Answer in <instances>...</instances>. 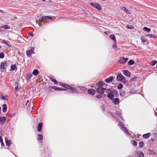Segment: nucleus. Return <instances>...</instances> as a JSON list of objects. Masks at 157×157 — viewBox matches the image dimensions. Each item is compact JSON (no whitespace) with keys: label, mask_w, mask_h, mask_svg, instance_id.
<instances>
[{"label":"nucleus","mask_w":157,"mask_h":157,"mask_svg":"<svg viewBox=\"0 0 157 157\" xmlns=\"http://www.w3.org/2000/svg\"><path fill=\"white\" fill-rule=\"evenodd\" d=\"M97 85L98 87L96 89V91L100 94L97 95L96 97L97 98H100L102 97V94L104 93V90L106 89L107 85L104 82H99L98 83Z\"/></svg>","instance_id":"obj_1"},{"label":"nucleus","mask_w":157,"mask_h":157,"mask_svg":"<svg viewBox=\"0 0 157 157\" xmlns=\"http://www.w3.org/2000/svg\"><path fill=\"white\" fill-rule=\"evenodd\" d=\"M120 94L121 96L123 97L125 96L126 92L124 90H121L120 92Z\"/></svg>","instance_id":"obj_25"},{"label":"nucleus","mask_w":157,"mask_h":157,"mask_svg":"<svg viewBox=\"0 0 157 157\" xmlns=\"http://www.w3.org/2000/svg\"><path fill=\"white\" fill-rule=\"evenodd\" d=\"M123 74L127 77H130L131 75V73L127 70H124L123 71Z\"/></svg>","instance_id":"obj_13"},{"label":"nucleus","mask_w":157,"mask_h":157,"mask_svg":"<svg viewBox=\"0 0 157 157\" xmlns=\"http://www.w3.org/2000/svg\"><path fill=\"white\" fill-rule=\"evenodd\" d=\"M122 10L123 11L127 13L130 14H131V12L129 10L127 9L125 7H123L122 8Z\"/></svg>","instance_id":"obj_26"},{"label":"nucleus","mask_w":157,"mask_h":157,"mask_svg":"<svg viewBox=\"0 0 157 157\" xmlns=\"http://www.w3.org/2000/svg\"><path fill=\"white\" fill-rule=\"evenodd\" d=\"M90 5L99 10H100L101 9L100 5L97 3H91Z\"/></svg>","instance_id":"obj_5"},{"label":"nucleus","mask_w":157,"mask_h":157,"mask_svg":"<svg viewBox=\"0 0 157 157\" xmlns=\"http://www.w3.org/2000/svg\"><path fill=\"white\" fill-rule=\"evenodd\" d=\"M5 140L6 145L8 147H10L12 143L11 141L9 140L7 138H6Z\"/></svg>","instance_id":"obj_14"},{"label":"nucleus","mask_w":157,"mask_h":157,"mask_svg":"<svg viewBox=\"0 0 157 157\" xmlns=\"http://www.w3.org/2000/svg\"><path fill=\"white\" fill-rule=\"evenodd\" d=\"M43 139V136L42 135L40 134L38 135L37 137V140L40 141L42 140Z\"/></svg>","instance_id":"obj_29"},{"label":"nucleus","mask_w":157,"mask_h":157,"mask_svg":"<svg viewBox=\"0 0 157 157\" xmlns=\"http://www.w3.org/2000/svg\"><path fill=\"white\" fill-rule=\"evenodd\" d=\"M78 87L81 90H82L83 91H85L87 90V89L86 88L83 86H78Z\"/></svg>","instance_id":"obj_36"},{"label":"nucleus","mask_w":157,"mask_h":157,"mask_svg":"<svg viewBox=\"0 0 157 157\" xmlns=\"http://www.w3.org/2000/svg\"><path fill=\"white\" fill-rule=\"evenodd\" d=\"M7 66V63L6 61L2 62L1 63L0 68L1 69H6V67Z\"/></svg>","instance_id":"obj_7"},{"label":"nucleus","mask_w":157,"mask_h":157,"mask_svg":"<svg viewBox=\"0 0 157 157\" xmlns=\"http://www.w3.org/2000/svg\"><path fill=\"white\" fill-rule=\"evenodd\" d=\"M15 115V114H10L9 115V117H12L13 116H14Z\"/></svg>","instance_id":"obj_49"},{"label":"nucleus","mask_w":157,"mask_h":157,"mask_svg":"<svg viewBox=\"0 0 157 157\" xmlns=\"http://www.w3.org/2000/svg\"><path fill=\"white\" fill-rule=\"evenodd\" d=\"M6 121V118L5 117H3L2 118L1 117H0V122L2 124H4L5 122Z\"/></svg>","instance_id":"obj_19"},{"label":"nucleus","mask_w":157,"mask_h":157,"mask_svg":"<svg viewBox=\"0 0 157 157\" xmlns=\"http://www.w3.org/2000/svg\"><path fill=\"white\" fill-rule=\"evenodd\" d=\"M18 86H16L15 88V90L16 91H17V90L18 89Z\"/></svg>","instance_id":"obj_52"},{"label":"nucleus","mask_w":157,"mask_h":157,"mask_svg":"<svg viewBox=\"0 0 157 157\" xmlns=\"http://www.w3.org/2000/svg\"><path fill=\"white\" fill-rule=\"evenodd\" d=\"M113 47L114 49H116L117 48V45L115 43H114L113 44Z\"/></svg>","instance_id":"obj_46"},{"label":"nucleus","mask_w":157,"mask_h":157,"mask_svg":"<svg viewBox=\"0 0 157 157\" xmlns=\"http://www.w3.org/2000/svg\"><path fill=\"white\" fill-rule=\"evenodd\" d=\"M135 63V62L132 60H130L128 62V64L129 65H131Z\"/></svg>","instance_id":"obj_34"},{"label":"nucleus","mask_w":157,"mask_h":157,"mask_svg":"<svg viewBox=\"0 0 157 157\" xmlns=\"http://www.w3.org/2000/svg\"><path fill=\"white\" fill-rule=\"evenodd\" d=\"M150 133H149L144 134L143 135V137L146 139H147L149 138L150 136Z\"/></svg>","instance_id":"obj_22"},{"label":"nucleus","mask_w":157,"mask_h":157,"mask_svg":"<svg viewBox=\"0 0 157 157\" xmlns=\"http://www.w3.org/2000/svg\"><path fill=\"white\" fill-rule=\"evenodd\" d=\"M1 107H0V113H1Z\"/></svg>","instance_id":"obj_63"},{"label":"nucleus","mask_w":157,"mask_h":157,"mask_svg":"<svg viewBox=\"0 0 157 157\" xmlns=\"http://www.w3.org/2000/svg\"><path fill=\"white\" fill-rule=\"evenodd\" d=\"M34 48L32 47L30 50H27L26 51V54L28 57H30L31 56V55L34 53Z\"/></svg>","instance_id":"obj_4"},{"label":"nucleus","mask_w":157,"mask_h":157,"mask_svg":"<svg viewBox=\"0 0 157 157\" xmlns=\"http://www.w3.org/2000/svg\"><path fill=\"white\" fill-rule=\"evenodd\" d=\"M115 113L117 115H118L119 117H121L122 120H123V119L122 117L121 113L120 111H117Z\"/></svg>","instance_id":"obj_33"},{"label":"nucleus","mask_w":157,"mask_h":157,"mask_svg":"<svg viewBox=\"0 0 157 157\" xmlns=\"http://www.w3.org/2000/svg\"><path fill=\"white\" fill-rule=\"evenodd\" d=\"M139 146L140 147H144V144L143 141H140L139 143Z\"/></svg>","instance_id":"obj_37"},{"label":"nucleus","mask_w":157,"mask_h":157,"mask_svg":"<svg viewBox=\"0 0 157 157\" xmlns=\"http://www.w3.org/2000/svg\"><path fill=\"white\" fill-rule=\"evenodd\" d=\"M29 102V101H27L26 102V103H25V105L26 106L27 105V104Z\"/></svg>","instance_id":"obj_57"},{"label":"nucleus","mask_w":157,"mask_h":157,"mask_svg":"<svg viewBox=\"0 0 157 157\" xmlns=\"http://www.w3.org/2000/svg\"><path fill=\"white\" fill-rule=\"evenodd\" d=\"M157 63V61L155 60H154L151 61L150 64L152 66H153Z\"/></svg>","instance_id":"obj_32"},{"label":"nucleus","mask_w":157,"mask_h":157,"mask_svg":"<svg viewBox=\"0 0 157 157\" xmlns=\"http://www.w3.org/2000/svg\"><path fill=\"white\" fill-rule=\"evenodd\" d=\"M103 95H104V97H105V96H106V95H105V94H104Z\"/></svg>","instance_id":"obj_62"},{"label":"nucleus","mask_w":157,"mask_h":157,"mask_svg":"<svg viewBox=\"0 0 157 157\" xmlns=\"http://www.w3.org/2000/svg\"><path fill=\"white\" fill-rule=\"evenodd\" d=\"M113 93L114 95H115L116 97L119 96V94L117 90H113Z\"/></svg>","instance_id":"obj_24"},{"label":"nucleus","mask_w":157,"mask_h":157,"mask_svg":"<svg viewBox=\"0 0 157 157\" xmlns=\"http://www.w3.org/2000/svg\"><path fill=\"white\" fill-rule=\"evenodd\" d=\"M135 92V91L134 90H131L129 91V93L130 94H134Z\"/></svg>","instance_id":"obj_45"},{"label":"nucleus","mask_w":157,"mask_h":157,"mask_svg":"<svg viewBox=\"0 0 157 157\" xmlns=\"http://www.w3.org/2000/svg\"><path fill=\"white\" fill-rule=\"evenodd\" d=\"M16 64H12L11 66V68L10 71H14L16 69Z\"/></svg>","instance_id":"obj_30"},{"label":"nucleus","mask_w":157,"mask_h":157,"mask_svg":"<svg viewBox=\"0 0 157 157\" xmlns=\"http://www.w3.org/2000/svg\"><path fill=\"white\" fill-rule=\"evenodd\" d=\"M51 17L48 16H43L39 18V21L40 22H42L44 19H51Z\"/></svg>","instance_id":"obj_8"},{"label":"nucleus","mask_w":157,"mask_h":157,"mask_svg":"<svg viewBox=\"0 0 157 157\" xmlns=\"http://www.w3.org/2000/svg\"><path fill=\"white\" fill-rule=\"evenodd\" d=\"M148 35L150 36L151 38H157V36H155L152 34H148Z\"/></svg>","instance_id":"obj_40"},{"label":"nucleus","mask_w":157,"mask_h":157,"mask_svg":"<svg viewBox=\"0 0 157 157\" xmlns=\"http://www.w3.org/2000/svg\"><path fill=\"white\" fill-rule=\"evenodd\" d=\"M39 73V71L37 69H35L34 70L33 72V74L35 75H37Z\"/></svg>","instance_id":"obj_31"},{"label":"nucleus","mask_w":157,"mask_h":157,"mask_svg":"<svg viewBox=\"0 0 157 157\" xmlns=\"http://www.w3.org/2000/svg\"><path fill=\"white\" fill-rule=\"evenodd\" d=\"M3 11L2 10H0V13H3Z\"/></svg>","instance_id":"obj_59"},{"label":"nucleus","mask_w":157,"mask_h":157,"mask_svg":"<svg viewBox=\"0 0 157 157\" xmlns=\"http://www.w3.org/2000/svg\"><path fill=\"white\" fill-rule=\"evenodd\" d=\"M1 98L2 100H5V96H2L1 97Z\"/></svg>","instance_id":"obj_50"},{"label":"nucleus","mask_w":157,"mask_h":157,"mask_svg":"<svg viewBox=\"0 0 157 157\" xmlns=\"http://www.w3.org/2000/svg\"><path fill=\"white\" fill-rule=\"evenodd\" d=\"M155 115L157 116L156 115L157 114L155 113Z\"/></svg>","instance_id":"obj_64"},{"label":"nucleus","mask_w":157,"mask_h":157,"mask_svg":"<svg viewBox=\"0 0 157 157\" xmlns=\"http://www.w3.org/2000/svg\"><path fill=\"white\" fill-rule=\"evenodd\" d=\"M2 43L8 46L9 47H11V44L9 41L6 40H2Z\"/></svg>","instance_id":"obj_11"},{"label":"nucleus","mask_w":157,"mask_h":157,"mask_svg":"<svg viewBox=\"0 0 157 157\" xmlns=\"http://www.w3.org/2000/svg\"><path fill=\"white\" fill-rule=\"evenodd\" d=\"M51 88L54 90H55L60 91V88L57 87L56 86H52L51 87Z\"/></svg>","instance_id":"obj_35"},{"label":"nucleus","mask_w":157,"mask_h":157,"mask_svg":"<svg viewBox=\"0 0 157 157\" xmlns=\"http://www.w3.org/2000/svg\"><path fill=\"white\" fill-rule=\"evenodd\" d=\"M110 114L111 116H113L114 114L113 113H110Z\"/></svg>","instance_id":"obj_58"},{"label":"nucleus","mask_w":157,"mask_h":157,"mask_svg":"<svg viewBox=\"0 0 157 157\" xmlns=\"http://www.w3.org/2000/svg\"><path fill=\"white\" fill-rule=\"evenodd\" d=\"M103 112H104V111H105V108L104 107H103Z\"/></svg>","instance_id":"obj_60"},{"label":"nucleus","mask_w":157,"mask_h":157,"mask_svg":"<svg viewBox=\"0 0 157 157\" xmlns=\"http://www.w3.org/2000/svg\"><path fill=\"white\" fill-rule=\"evenodd\" d=\"M113 102L115 105L118 104L120 103L119 99L118 98H116L113 99Z\"/></svg>","instance_id":"obj_10"},{"label":"nucleus","mask_w":157,"mask_h":157,"mask_svg":"<svg viewBox=\"0 0 157 157\" xmlns=\"http://www.w3.org/2000/svg\"><path fill=\"white\" fill-rule=\"evenodd\" d=\"M123 87V85L121 83H120L118 86L117 88L119 89H121Z\"/></svg>","instance_id":"obj_43"},{"label":"nucleus","mask_w":157,"mask_h":157,"mask_svg":"<svg viewBox=\"0 0 157 157\" xmlns=\"http://www.w3.org/2000/svg\"><path fill=\"white\" fill-rule=\"evenodd\" d=\"M109 37L110 39L116 42V40L114 35L111 34L109 36Z\"/></svg>","instance_id":"obj_21"},{"label":"nucleus","mask_w":157,"mask_h":157,"mask_svg":"<svg viewBox=\"0 0 157 157\" xmlns=\"http://www.w3.org/2000/svg\"><path fill=\"white\" fill-rule=\"evenodd\" d=\"M113 77L110 76L109 78L106 79L105 81L107 83H110L113 81Z\"/></svg>","instance_id":"obj_9"},{"label":"nucleus","mask_w":157,"mask_h":157,"mask_svg":"<svg viewBox=\"0 0 157 157\" xmlns=\"http://www.w3.org/2000/svg\"><path fill=\"white\" fill-rule=\"evenodd\" d=\"M1 146H5L4 144L3 141H2V142H1Z\"/></svg>","instance_id":"obj_53"},{"label":"nucleus","mask_w":157,"mask_h":157,"mask_svg":"<svg viewBox=\"0 0 157 157\" xmlns=\"http://www.w3.org/2000/svg\"><path fill=\"white\" fill-rule=\"evenodd\" d=\"M118 126L126 134L129 135L127 128L125 127L124 124L122 122H119L118 123Z\"/></svg>","instance_id":"obj_2"},{"label":"nucleus","mask_w":157,"mask_h":157,"mask_svg":"<svg viewBox=\"0 0 157 157\" xmlns=\"http://www.w3.org/2000/svg\"><path fill=\"white\" fill-rule=\"evenodd\" d=\"M29 36H31V37H33L34 36V34L32 32H30L29 33Z\"/></svg>","instance_id":"obj_47"},{"label":"nucleus","mask_w":157,"mask_h":157,"mask_svg":"<svg viewBox=\"0 0 157 157\" xmlns=\"http://www.w3.org/2000/svg\"><path fill=\"white\" fill-rule=\"evenodd\" d=\"M107 97L109 98L110 100H113L114 97V94L111 93H110L107 94Z\"/></svg>","instance_id":"obj_18"},{"label":"nucleus","mask_w":157,"mask_h":157,"mask_svg":"<svg viewBox=\"0 0 157 157\" xmlns=\"http://www.w3.org/2000/svg\"><path fill=\"white\" fill-rule=\"evenodd\" d=\"M137 157H144V155L143 152H140V151H138L136 153Z\"/></svg>","instance_id":"obj_20"},{"label":"nucleus","mask_w":157,"mask_h":157,"mask_svg":"<svg viewBox=\"0 0 157 157\" xmlns=\"http://www.w3.org/2000/svg\"><path fill=\"white\" fill-rule=\"evenodd\" d=\"M7 107L6 104H3L2 105V111L4 112H6L7 110Z\"/></svg>","instance_id":"obj_27"},{"label":"nucleus","mask_w":157,"mask_h":157,"mask_svg":"<svg viewBox=\"0 0 157 157\" xmlns=\"http://www.w3.org/2000/svg\"><path fill=\"white\" fill-rule=\"evenodd\" d=\"M67 90L66 89H63V88H60V91H66Z\"/></svg>","instance_id":"obj_51"},{"label":"nucleus","mask_w":157,"mask_h":157,"mask_svg":"<svg viewBox=\"0 0 157 157\" xmlns=\"http://www.w3.org/2000/svg\"><path fill=\"white\" fill-rule=\"evenodd\" d=\"M116 80L117 81L121 82H125L126 81L125 78L121 73L117 75Z\"/></svg>","instance_id":"obj_3"},{"label":"nucleus","mask_w":157,"mask_h":157,"mask_svg":"<svg viewBox=\"0 0 157 157\" xmlns=\"http://www.w3.org/2000/svg\"><path fill=\"white\" fill-rule=\"evenodd\" d=\"M131 143L134 145V146L136 147L137 145V143L135 140H132L131 141Z\"/></svg>","instance_id":"obj_38"},{"label":"nucleus","mask_w":157,"mask_h":157,"mask_svg":"<svg viewBox=\"0 0 157 157\" xmlns=\"http://www.w3.org/2000/svg\"><path fill=\"white\" fill-rule=\"evenodd\" d=\"M52 81L56 85H57L58 84V82L56 80L54 79L53 80H52Z\"/></svg>","instance_id":"obj_48"},{"label":"nucleus","mask_w":157,"mask_h":157,"mask_svg":"<svg viewBox=\"0 0 157 157\" xmlns=\"http://www.w3.org/2000/svg\"><path fill=\"white\" fill-rule=\"evenodd\" d=\"M4 57V55L2 52L0 53V58L2 59Z\"/></svg>","instance_id":"obj_44"},{"label":"nucleus","mask_w":157,"mask_h":157,"mask_svg":"<svg viewBox=\"0 0 157 157\" xmlns=\"http://www.w3.org/2000/svg\"><path fill=\"white\" fill-rule=\"evenodd\" d=\"M60 85L62 86L63 87L67 89H68L70 88V86L68 85L67 84L65 83H61L60 84Z\"/></svg>","instance_id":"obj_16"},{"label":"nucleus","mask_w":157,"mask_h":157,"mask_svg":"<svg viewBox=\"0 0 157 157\" xmlns=\"http://www.w3.org/2000/svg\"><path fill=\"white\" fill-rule=\"evenodd\" d=\"M128 60V58H124L123 57H121L119 60V63L124 64Z\"/></svg>","instance_id":"obj_6"},{"label":"nucleus","mask_w":157,"mask_h":157,"mask_svg":"<svg viewBox=\"0 0 157 157\" xmlns=\"http://www.w3.org/2000/svg\"><path fill=\"white\" fill-rule=\"evenodd\" d=\"M15 85L16 86H18V83L17 82H15Z\"/></svg>","instance_id":"obj_55"},{"label":"nucleus","mask_w":157,"mask_h":157,"mask_svg":"<svg viewBox=\"0 0 157 157\" xmlns=\"http://www.w3.org/2000/svg\"><path fill=\"white\" fill-rule=\"evenodd\" d=\"M95 91L92 89H89L88 90V93L90 94L94 95L95 94Z\"/></svg>","instance_id":"obj_17"},{"label":"nucleus","mask_w":157,"mask_h":157,"mask_svg":"<svg viewBox=\"0 0 157 157\" xmlns=\"http://www.w3.org/2000/svg\"><path fill=\"white\" fill-rule=\"evenodd\" d=\"M70 88L68 89L70 90V92L72 93H77L79 94V92L75 88L72 87L71 86H70Z\"/></svg>","instance_id":"obj_12"},{"label":"nucleus","mask_w":157,"mask_h":157,"mask_svg":"<svg viewBox=\"0 0 157 157\" xmlns=\"http://www.w3.org/2000/svg\"><path fill=\"white\" fill-rule=\"evenodd\" d=\"M42 123H40L38 124V126H37V130L39 132L41 131L42 127Z\"/></svg>","instance_id":"obj_15"},{"label":"nucleus","mask_w":157,"mask_h":157,"mask_svg":"<svg viewBox=\"0 0 157 157\" xmlns=\"http://www.w3.org/2000/svg\"><path fill=\"white\" fill-rule=\"evenodd\" d=\"M127 28L128 29H132V28H131V27H129V25H127Z\"/></svg>","instance_id":"obj_56"},{"label":"nucleus","mask_w":157,"mask_h":157,"mask_svg":"<svg viewBox=\"0 0 157 157\" xmlns=\"http://www.w3.org/2000/svg\"><path fill=\"white\" fill-rule=\"evenodd\" d=\"M144 30H145L146 32H149L151 30L150 29L147 28V27H144Z\"/></svg>","instance_id":"obj_41"},{"label":"nucleus","mask_w":157,"mask_h":157,"mask_svg":"<svg viewBox=\"0 0 157 157\" xmlns=\"http://www.w3.org/2000/svg\"><path fill=\"white\" fill-rule=\"evenodd\" d=\"M2 28H4L6 29H9L10 28V27L9 25H5L2 26H1L0 28L2 29Z\"/></svg>","instance_id":"obj_23"},{"label":"nucleus","mask_w":157,"mask_h":157,"mask_svg":"<svg viewBox=\"0 0 157 157\" xmlns=\"http://www.w3.org/2000/svg\"><path fill=\"white\" fill-rule=\"evenodd\" d=\"M137 78V77L136 76H134L131 78L130 79V81L131 82H133L134 81H135L136 80Z\"/></svg>","instance_id":"obj_42"},{"label":"nucleus","mask_w":157,"mask_h":157,"mask_svg":"<svg viewBox=\"0 0 157 157\" xmlns=\"http://www.w3.org/2000/svg\"><path fill=\"white\" fill-rule=\"evenodd\" d=\"M32 75L31 74H28L26 75V78L27 79L29 80L32 78Z\"/></svg>","instance_id":"obj_28"},{"label":"nucleus","mask_w":157,"mask_h":157,"mask_svg":"<svg viewBox=\"0 0 157 157\" xmlns=\"http://www.w3.org/2000/svg\"><path fill=\"white\" fill-rule=\"evenodd\" d=\"M50 79H51V81H52V80H53L54 79L52 78H50Z\"/></svg>","instance_id":"obj_61"},{"label":"nucleus","mask_w":157,"mask_h":157,"mask_svg":"<svg viewBox=\"0 0 157 157\" xmlns=\"http://www.w3.org/2000/svg\"><path fill=\"white\" fill-rule=\"evenodd\" d=\"M2 141H3V140H2V137L0 136V142H2Z\"/></svg>","instance_id":"obj_54"},{"label":"nucleus","mask_w":157,"mask_h":157,"mask_svg":"<svg viewBox=\"0 0 157 157\" xmlns=\"http://www.w3.org/2000/svg\"><path fill=\"white\" fill-rule=\"evenodd\" d=\"M141 40L142 42L143 43H144L147 41V40L145 39V38L144 36H142L141 37Z\"/></svg>","instance_id":"obj_39"}]
</instances>
